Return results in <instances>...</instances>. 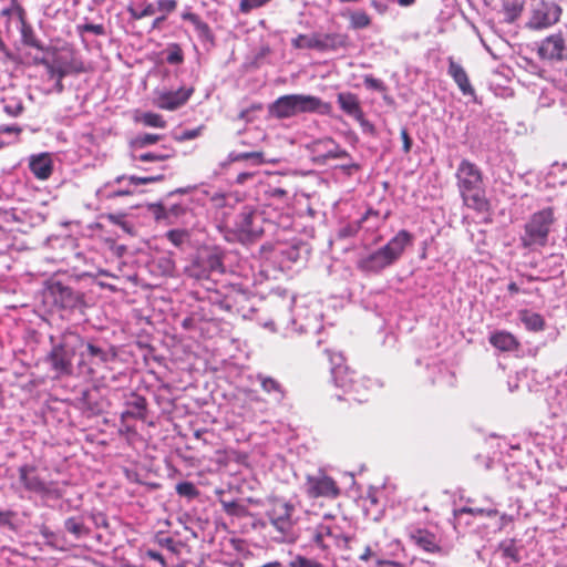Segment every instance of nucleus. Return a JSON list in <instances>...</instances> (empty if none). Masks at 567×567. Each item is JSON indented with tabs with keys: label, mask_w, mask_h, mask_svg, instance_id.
<instances>
[{
	"label": "nucleus",
	"mask_w": 567,
	"mask_h": 567,
	"mask_svg": "<svg viewBox=\"0 0 567 567\" xmlns=\"http://www.w3.org/2000/svg\"><path fill=\"white\" fill-rule=\"evenodd\" d=\"M412 241V234L402 229L386 245L360 258L358 268L367 274H378L396 262Z\"/></svg>",
	"instance_id": "1"
},
{
	"label": "nucleus",
	"mask_w": 567,
	"mask_h": 567,
	"mask_svg": "<svg viewBox=\"0 0 567 567\" xmlns=\"http://www.w3.org/2000/svg\"><path fill=\"white\" fill-rule=\"evenodd\" d=\"M456 179L464 204L477 212L486 210L488 204L481 169L474 163L463 159L457 167Z\"/></svg>",
	"instance_id": "2"
},
{
	"label": "nucleus",
	"mask_w": 567,
	"mask_h": 567,
	"mask_svg": "<svg viewBox=\"0 0 567 567\" xmlns=\"http://www.w3.org/2000/svg\"><path fill=\"white\" fill-rule=\"evenodd\" d=\"M329 104L313 95L289 94L278 97L270 112L278 118H288L301 113H326Z\"/></svg>",
	"instance_id": "3"
},
{
	"label": "nucleus",
	"mask_w": 567,
	"mask_h": 567,
	"mask_svg": "<svg viewBox=\"0 0 567 567\" xmlns=\"http://www.w3.org/2000/svg\"><path fill=\"white\" fill-rule=\"evenodd\" d=\"M331 364V375L336 386L344 390L350 396L349 401L363 402L368 398L361 393L367 385L363 380H359L353 371L344 364V358L341 353L327 351Z\"/></svg>",
	"instance_id": "4"
},
{
	"label": "nucleus",
	"mask_w": 567,
	"mask_h": 567,
	"mask_svg": "<svg viewBox=\"0 0 567 567\" xmlns=\"http://www.w3.org/2000/svg\"><path fill=\"white\" fill-rule=\"evenodd\" d=\"M83 340L78 333H64L60 342L52 346L47 355V361L58 375H70L73 370L72 361Z\"/></svg>",
	"instance_id": "5"
},
{
	"label": "nucleus",
	"mask_w": 567,
	"mask_h": 567,
	"mask_svg": "<svg viewBox=\"0 0 567 567\" xmlns=\"http://www.w3.org/2000/svg\"><path fill=\"white\" fill-rule=\"evenodd\" d=\"M554 223L551 207L534 213L524 226V233L520 236L522 246L529 249L546 246Z\"/></svg>",
	"instance_id": "6"
},
{
	"label": "nucleus",
	"mask_w": 567,
	"mask_h": 567,
	"mask_svg": "<svg viewBox=\"0 0 567 567\" xmlns=\"http://www.w3.org/2000/svg\"><path fill=\"white\" fill-rule=\"evenodd\" d=\"M262 224V215L258 210L246 206L236 215L233 227L225 234V239L228 241H250L264 233Z\"/></svg>",
	"instance_id": "7"
},
{
	"label": "nucleus",
	"mask_w": 567,
	"mask_h": 567,
	"mask_svg": "<svg viewBox=\"0 0 567 567\" xmlns=\"http://www.w3.org/2000/svg\"><path fill=\"white\" fill-rule=\"evenodd\" d=\"M293 513L295 506L284 498H275L270 502L266 516L270 525L279 534L275 538L279 542H292L293 534Z\"/></svg>",
	"instance_id": "8"
},
{
	"label": "nucleus",
	"mask_w": 567,
	"mask_h": 567,
	"mask_svg": "<svg viewBox=\"0 0 567 567\" xmlns=\"http://www.w3.org/2000/svg\"><path fill=\"white\" fill-rule=\"evenodd\" d=\"M290 323L298 332L319 331L321 328V311L317 301L308 302L301 298L293 300Z\"/></svg>",
	"instance_id": "9"
},
{
	"label": "nucleus",
	"mask_w": 567,
	"mask_h": 567,
	"mask_svg": "<svg viewBox=\"0 0 567 567\" xmlns=\"http://www.w3.org/2000/svg\"><path fill=\"white\" fill-rule=\"evenodd\" d=\"M561 8L553 0H538L532 4L527 27L532 30L547 29L558 22Z\"/></svg>",
	"instance_id": "10"
},
{
	"label": "nucleus",
	"mask_w": 567,
	"mask_h": 567,
	"mask_svg": "<svg viewBox=\"0 0 567 567\" xmlns=\"http://www.w3.org/2000/svg\"><path fill=\"white\" fill-rule=\"evenodd\" d=\"M303 489L310 498L323 497L333 499L340 495L337 482L322 470L306 476Z\"/></svg>",
	"instance_id": "11"
},
{
	"label": "nucleus",
	"mask_w": 567,
	"mask_h": 567,
	"mask_svg": "<svg viewBox=\"0 0 567 567\" xmlns=\"http://www.w3.org/2000/svg\"><path fill=\"white\" fill-rule=\"evenodd\" d=\"M223 257L219 251L203 249L187 268L190 277L196 279L207 278L212 272H223Z\"/></svg>",
	"instance_id": "12"
},
{
	"label": "nucleus",
	"mask_w": 567,
	"mask_h": 567,
	"mask_svg": "<svg viewBox=\"0 0 567 567\" xmlns=\"http://www.w3.org/2000/svg\"><path fill=\"white\" fill-rule=\"evenodd\" d=\"M176 8V0H156L155 2H150L148 0H130L126 11L131 19L142 20L154 16L156 12L172 13Z\"/></svg>",
	"instance_id": "13"
},
{
	"label": "nucleus",
	"mask_w": 567,
	"mask_h": 567,
	"mask_svg": "<svg viewBox=\"0 0 567 567\" xmlns=\"http://www.w3.org/2000/svg\"><path fill=\"white\" fill-rule=\"evenodd\" d=\"M55 306L64 310L82 309L85 306L84 295L61 282H54L49 289Z\"/></svg>",
	"instance_id": "14"
},
{
	"label": "nucleus",
	"mask_w": 567,
	"mask_h": 567,
	"mask_svg": "<svg viewBox=\"0 0 567 567\" xmlns=\"http://www.w3.org/2000/svg\"><path fill=\"white\" fill-rule=\"evenodd\" d=\"M19 482L29 492L41 496H58L52 484L42 481L32 465H22L19 467Z\"/></svg>",
	"instance_id": "15"
},
{
	"label": "nucleus",
	"mask_w": 567,
	"mask_h": 567,
	"mask_svg": "<svg viewBox=\"0 0 567 567\" xmlns=\"http://www.w3.org/2000/svg\"><path fill=\"white\" fill-rule=\"evenodd\" d=\"M340 536L341 529L336 525L333 517L324 516L316 526L312 539L318 547L326 549L338 544Z\"/></svg>",
	"instance_id": "16"
},
{
	"label": "nucleus",
	"mask_w": 567,
	"mask_h": 567,
	"mask_svg": "<svg viewBox=\"0 0 567 567\" xmlns=\"http://www.w3.org/2000/svg\"><path fill=\"white\" fill-rule=\"evenodd\" d=\"M538 54L542 59L549 61L567 59V33L547 37L542 41Z\"/></svg>",
	"instance_id": "17"
},
{
	"label": "nucleus",
	"mask_w": 567,
	"mask_h": 567,
	"mask_svg": "<svg viewBox=\"0 0 567 567\" xmlns=\"http://www.w3.org/2000/svg\"><path fill=\"white\" fill-rule=\"evenodd\" d=\"M313 159L318 164H326L329 159H342L349 157V153L341 148L332 138H323L313 142Z\"/></svg>",
	"instance_id": "18"
},
{
	"label": "nucleus",
	"mask_w": 567,
	"mask_h": 567,
	"mask_svg": "<svg viewBox=\"0 0 567 567\" xmlns=\"http://www.w3.org/2000/svg\"><path fill=\"white\" fill-rule=\"evenodd\" d=\"M193 87H181L176 91L159 92L155 103L162 110L174 111L183 106L192 96Z\"/></svg>",
	"instance_id": "19"
},
{
	"label": "nucleus",
	"mask_w": 567,
	"mask_h": 567,
	"mask_svg": "<svg viewBox=\"0 0 567 567\" xmlns=\"http://www.w3.org/2000/svg\"><path fill=\"white\" fill-rule=\"evenodd\" d=\"M163 179V175L162 174H157V175H148V176H135V175H132V176H118L116 177V179L114 181V183H117V184H121L122 182H127V187L125 188H118V189H114L113 186H107V188L110 189H106V196L107 197H120V196H127V195H131L133 193V189L131 188V186L133 187H136L138 185H145V184H151V183H155V182H158Z\"/></svg>",
	"instance_id": "20"
},
{
	"label": "nucleus",
	"mask_w": 567,
	"mask_h": 567,
	"mask_svg": "<svg viewBox=\"0 0 567 567\" xmlns=\"http://www.w3.org/2000/svg\"><path fill=\"white\" fill-rule=\"evenodd\" d=\"M447 74L453 79L458 90L464 96L475 97V90L472 86L468 75L464 68L457 63L452 56L447 58Z\"/></svg>",
	"instance_id": "21"
},
{
	"label": "nucleus",
	"mask_w": 567,
	"mask_h": 567,
	"mask_svg": "<svg viewBox=\"0 0 567 567\" xmlns=\"http://www.w3.org/2000/svg\"><path fill=\"white\" fill-rule=\"evenodd\" d=\"M318 51L334 52L349 47V37L344 33H318Z\"/></svg>",
	"instance_id": "22"
},
{
	"label": "nucleus",
	"mask_w": 567,
	"mask_h": 567,
	"mask_svg": "<svg viewBox=\"0 0 567 567\" xmlns=\"http://www.w3.org/2000/svg\"><path fill=\"white\" fill-rule=\"evenodd\" d=\"M29 168L38 179H48L53 171L51 155L49 153L32 155L29 161Z\"/></svg>",
	"instance_id": "23"
},
{
	"label": "nucleus",
	"mask_w": 567,
	"mask_h": 567,
	"mask_svg": "<svg viewBox=\"0 0 567 567\" xmlns=\"http://www.w3.org/2000/svg\"><path fill=\"white\" fill-rule=\"evenodd\" d=\"M181 18L192 23L200 41L208 42L214 40L210 27L198 14L192 12L189 8L182 12Z\"/></svg>",
	"instance_id": "24"
},
{
	"label": "nucleus",
	"mask_w": 567,
	"mask_h": 567,
	"mask_svg": "<svg viewBox=\"0 0 567 567\" xmlns=\"http://www.w3.org/2000/svg\"><path fill=\"white\" fill-rule=\"evenodd\" d=\"M409 535L410 539L425 551L435 553L440 549L435 535L426 529L414 528Z\"/></svg>",
	"instance_id": "25"
},
{
	"label": "nucleus",
	"mask_w": 567,
	"mask_h": 567,
	"mask_svg": "<svg viewBox=\"0 0 567 567\" xmlns=\"http://www.w3.org/2000/svg\"><path fill=\"white\" fill-rule=\"evenodd\" d=\"M337 100L340 109L346 114L352 116L357 121H361L363 118V112L355 94L351 92H341L338 94Z\"/></svg>",
	"instance_id": "26"
},
{
	"label": "nucleus",
	"mask_w": 567,
	"mask_h": 567,
	"mask_svg": "<svg viewBox=\"0 0 567 567\" xmlns=\"http://www.w3.org/2000/svg\"><path fill=\"white\" fill-rule=\"evenodd\" d=\"M488 340L499 351H514L519 347L516 337L504 330L492 332Z\"/></svg>",
	"instance_id": "27"
},
{
	"label": "nucleus",
	"mask_w": 567,
	"mask_h": 567,
	"mask_svg": "<svg viewBox=\"0 0 567 567\" xmlns=\"http://www.w3.org/2000/svg\"><path fill=\"white\" fill-rule=\"evenodd\" d=\"M126 411L122 412L121 414V421L122 423L127 419H138V420H145L146 419V400L145 398L141 395H133V399L130 400L127 403Z\"/></svg>",
	"instance_id": "28"
},
{
	"label": "nucleus",
	"mask_w": 567,
	"mask_h": 567,
	"mask_svg": "<svg viewBox=\"0 0 567 567\" xmlns=\"http://www.w3.org/2000/svg\"><path fill=\"white\" fill-rule=\"evenodd\" d=\"M497 551L501 553V557L506 560L507 565L520 561V549L516 545L515 538L502 540L497 546Z\"/></svg>",
	"instance_id": "29"
},
{
	"label": "nucleus",
	"mask_w": 567,
	"mask_h": 567,
	"mask_svg": "<svg viewBox=\"0 0 567 567\" xmlns=\"http://www.w3.org/2000/svg\"><path fill=\"white\" fill-rule=\"evenodd\" d=\"M518 318L528 331L539 332L545 329V320L539 313L523 309L518 311Z\"/></svg>",
	"instance_id": "30"
},
{
	"label": "nucleus",
	"mask_w": 567,
	"mask_h": 567,
	"mask_svg": "<svg viewBox=\"0 0 567 567\" xmlns=\"http://www.w3.org/2000/svg\"><path fill=\"white\" fill-rule=\"evenodd\" d=\"M257 380L260 382L261 389L272 396L276 402H281L285 398L282 385L271 377L258 374Z\"/></svg>",
	"instance_id": "31"
},
{
	"label": "nucleus",
	"mask_w": 567,
	"mask_h": 567,
	"mask_svg": "<svg viewBox=\"0 0 567 567\" xmlns=\"http://www.w3.org/2000/svg\"><path fill=\"white\" fill-rule=\"evenodd\" d=\"M47 75L50 80H54V91L61 93L63 91L62 79L66 75L65 68L59 62L44 61Z\"/></svg>",
	"instance_id": "32"
},
{
	"label": "nucleus",
	"mask_w": 567,
	"mask_h": 567,
	"mask_svg": "<svg viewBox=\"0 0 567 567\" xmlns=\"http://www.w3.org/2000/svg\"><path fill=\"white\" fill-rule=\"evenodd\" d=\"M525 0H502L503 12L508 22L515 21L524 9Z\"/></svg>",
	"instance_id": "33"
},
{
	"label": "nucleus",
	"mask_w": 567,
	"mask_h": 567,
	"mask_svg": "<svg viewBox=\"0 0 567 567\" xmlns=\"http://www.w3.org/2000/svg\"><path fill=\"white\" fill-rule=\"evenodd\" d=\"M379 217V214L377 212H373V210H368L359 220L354 221V223H350L346 226H342L340 229H339V236L340 237H343V238H347V237H351V236H354L360 227H361V224L367 221L370 217Z\"/></svg>",
	"instance_id": "34"
},
{
	"label": "nucleus",
	"mask_w": 567,
	"mask_h": 567,
	"mask_svg": "<svg viewBox=\"0 0 567 567\" xmlns=\"http://www.w3.org/2000/svg\"><path fill=\"white\" fill-rule=\"evenodd\" d=\"M318 33L312 34H299L291 40V44L295 49H313L318 51Z\"/></svg>",
	"instance_id": "35"
},
{
	"label": "nucleus",
	"mask_w": 567,
	"mask_h": 567,
	"mask_svg": "<svg viewBox=\"0 0 567 567\" xmlns=\"http://www.w3.org/2000/svg\"><path fill=\"white\" fill-rule=\"evenodd\" d=\"M171 157V154L169 153H162V152H146V153H141V154H137L136 152H134L132 154V159L134 162H143V163H163L164 161H166L167 158Z\"/></svg>",
	"instance_id": "36"
},
{
	"label": "nucleus",
	"mask_w": 567,
	"mask_h": 567,
	"mask_svg": "<svg viewBox=\"0 0 567 567\" xmlns=\"http://www.w3.org/2000/svg\"><path fill=\"white\" fill-rule=\"evenodd\" d=\"M65 529L72 534L75 538H81L89 533L83 522L76 517H70L64 522Z\"/></svg>",
	"instance_id": "37"
},
{
	"label": "nucleus",
	"mask_w": 567,
	"mask_h": 567,
	"mask_svg": "<svg viewBox=\"0 0 567 567\" xmlns=\"http://www.w3.org/2000/svg\"><path fill=\"white\" fill-rule=\"evenodd\" d=\"M350 27L354 30L368 28L371 24L370 17L363 11L358 10L349 14Z\"/></svg>",
	"instance_id": "38"
},
{
	"label": "nucleus",
	"mask_w": 567,
	"mask_h": 567,
	"mask_svg": "<svg viewBox=\"0 0 567 567\" xmlns=\"http://www.w3.org/2000/svg\"><path fill=\"white\" fill-rule=\"evenodd\" d=\"M9 1V6L1 10V16L8 18H16L19 21H22L25 16L24 9L19 4L18 0Z\"/></svg>",
	"instance_id": "39"
},
{
	"label": "nucleus",
	"mask_w": 567,
	"mask_h": 567,
	"mask_svg": "<svg viewBox=\"0 0 567 567\" xmlns=\"http://www.w3.org/2000/svg\"><path fill=\"white\" fill-rule=\"evenodd\" d=\"M140 120L144 125L150 127L163 128L166 125V122L164 121L163 116L161 114L153 112L143 113Z\"/></svg>",
	"instance_id": "40"
},
{
	"label": "nucleus",
	"mask_w": 567,
	"mask_h": 567,
	"mask_svg": "<svg viewBox=\"0 0 567 567\" xmlns=\"http://www.w3.org/2000/svg\"><path fill=\"white\" fill-rule=\"evenodd\" d=\"M85 347L87 355L92 358L94 363H104L109 360V353L104 349L93 343H87Z\"/></svg>",
	"instance_id": "41"
},
{
	"label": "nucleus",
	"mask_w": 567,
	"mask_h": 567,
	"mask_svg": "<svg viewBox=\"0 0 567 567\" xmlns=\"http://www.w3.org/2000/svg\"><path fill=\"white\" fill-rule=\"evenodd\" d=\"M463 514H472V515H486L488 517L495 516L498 514L496 508H478V507H463L455 512V518L460 519Z\"/></svg>",
	"instance_id": "42"
},
{
	"label": "nucleus",
	"mask_w": 567,
	"mask_h": 567,
	"mask_svg": "<svg viewBox=\"0 0 567 567\" xmlns=\"http://www.w3.org/2000/svg\"><path fill=\"white\" fill-rule=\"evenodd\" d=\"M19 22H20V32H21V38H22L23 43L27 45H30V47H38L37 39L33 33L32 27L25 22L24 18L22 21H19Z\"/></svg>",
	"instance_id": "43"
},
{
	"label": "nucleus",
	"mask_w": 567,
	"mask_h": 567,
	"mask_svg": "<svg viewBox=\"0 0 567 567\" xmlns=\"http://www.w3.org/2000/svg\"><path fill=\"white\" fill-rule=\"evenodd\" d=\"M175 489L179 496L187 497L189 499L197 497L199 494L198 489L192 482H179Z\"/></svg>",
	"instance_id": "44"
},
{
	"label": "nucleus",
	"mask_w": 567,
	"mask_h": 567,
	"mask_svg": "<svg viewBox=\"0 0 567 567\" xmlns=\"http://www.w3.org/2000/svg\"><path fill=\"white\" fill-rule=\"evenodd\" d=\"M167 239L176 247H181L189 237L185 229H172L166 234Z\"/></svg>",
	"instance_id": "45"
},
{
	"label": "nucleus",
	"mask_w": 567,
	"mask_h": 567,
	"mask_svg": "<svg viewBox=\"0 0 567 567\" xmlns=\"http://www.w3.org/2000/svg\"><path fill=\"white\" fill-rule=\"evenodd\" d=\"M265 195L267 196V198L275 199V200H277L280 204H287L288 203V193H287L286 189L281 188V187L269 186L265 190Z\"/></svg>",
	"instance_id": "46"
},
{
	"label": "nucleus",
	"mask_w": 567,
	"mask_h": 567,
	"mask_svg": "<svg viewBox=\"0 0 567 567\" xmlns=\"http://www.w3.org/2000/svg\"><path fill=\"white\" fill-rule=\"evenodd\" d=\"M271 0H240L239 11L241 13H249L255 9L267 6Z\"/></svg>",
	"instance_id": "47"
},
{
	"label": "nucleus",
	"mask_w": 567,
	"mask_h": 567,
	"mask_svg": "<svg viewBox=\"0 0 567 567\" xmlns=\"http://www.w3.org/2000/svg\"><path fill=\"white\" fill-rule=\"evenodd\" d=\"M159 138L161 137L157 134L144 133V134H140L135 137V140L133 141V145H134V147L142 148V147L157 143L159 141Z\"/></svg>",
	"instance_id": "48"
},
{
	"label": "nucleus",
	"mask_w": 567,
	"mask_h": 567,
	"mask_svg": "<svg viewBox=\"0 0 567 567\" xmlns=\"http://www.w3.org/2000/svg\"><path fill=\"white\" fill-rule=\"evenodd\" d=\"M76 29L80 34H84V33H92L95 35H104L105 34V28L103 24H94V23L86 22L84 24H79L76 27Z\"/></svg>",
	"instance_id": "49"
},
{
	"label": "nucleus",
	"mask_w": 567,
	"mask_h": 567,
	"mask_svg": "<svg viewBox=\"0 0 567 567\" xmlns=\"http://www.w3.org/2000/svg\"><path fill=\"white\" fill-rule=\"evenodd\" d=\"M231 161H245V159H254L257 164L262 163V153L259 152H250V153H231L229 155Z\"/></svg>",
	"instance_id": "50"
},
{
	"label": "nucleus",
	"mask_w": 567,
	"mask_h": 567,
	"mask_svg": "<svg viewBox=\"0 0 567 567\" xmlns=\"http://www.w3.org/2000/svg\"><path fill=\"white\" fill-rule=\"evenodd\" d=\"M289 567H323V566H322V564H320L316 560L306 558L303 556H297L289 563Z\"/></svg>",
	"instance_id": "51"
},
{
	"label": "nucleus",
	"mask_w": 567,
	"mask_h": 567,
	"mask_svg": "<svg viewBox=\"0 0 567 567\" xmlns=\"http://www.w3.org/2000/svg\"><path fill=\"white\" fill-rule=\"evenodd\" d=\"M363 83L370 90H375V91L384 90L383 82L379 79L373 78L372 75H365Z\"/></svg>",
	"instance_id": "52"
},
{
	"label": "nucleus",
	"mask_w": 567,
	"mask_h": 567,
	"mask_svg": "<svg viewBox=\"0 0 567 567\" xmlns=\"http://www.w3.org/2000/svg\"><path fill=\"white\" fill-rule=\"evenodd\" d=\"M166 61L169 64H179L183 62V53L179 47L175 45L174 49L167 53Z\"/></svg>",
	"instance_id": "53"
},
{
	"label": "nucleus",
	"mask_w": 567,
	"mask_h": 567,
	"mask_svg": "<svg viewBox=\"0 0 567 567\" xmlns=\"http://www.w3.org/2000/svg\"><path fill=\"white\" fill-rule=\"evenodd\" d=\"M4 112L11 116H18L22 112V105L18 102L7 103Z\"/></svg>",
	"instance_id": "54"
},
{
	"label": "nucleus",
	"mask_w": 567,
	"mask_h": 567,
	"mask_svg": "<svg viewBox=\"0 0 567 567\" xmlns=\"http://www.w3.org/2000/svg\"><path fill=\"white\" fill-rule=\"evenodd\" d=\"M200 132H202V126L196 127V128H193V130H185V131L182 133V135H181L179 140H181V141H189V140H194V138H196L197 136H199Z\"/></svg>",
	"instance_id": "55"
},
{
	"label": "nucleus",
	"mask_w": 567,
	"mask_h": 567,
	"mask_svg": "<svg viewBox=\"0 0 567 567\" xmlns=\"http://www.w3.org/2000/svg\"><path fill=\"white\" fill-rule=\"evenodd\" d=\"M146 555L152 560L158 561L163 567H165V559H164L163 555L159 551L148 549L146 551Z\"/></svg>",
	"instance_id": "56"
},
{
	"label": "nucleus",
	"mask_w": 567,
	"mask_h": 567,
	"mask_svg": "<svg viewBox=\"0 0 567 567\" xmlns=\"http://www.w3.org/2000/svg\"><path fill=\"white\" fill-rule=\"evenodd\" d=\"M223 505H224L225 511L231 515L238 514L239 509L241 508L236 502H230V503L224 502Z\"/></svg>",
	"instance_id": "57"
},
{
	"label": "nucleus",
	"mask_w": 567,
	"mask_h": 567,
	"mask_svg": "<svg viewBox=\"0 0 567 567\" xmlns=\"http://www.w3.org/2000/svg\"><path fill=\"white\" fill-rule=\"evenodd\" d=\"M401 137H402V141H403V150H404V152L405 153L410 152L412 142H411V138H410L406 130H402L401 131Z\"/></svg>",
	"instance_id": "58"
},
{
	"label": "nucleus",
	"mask_w": 567,
	"mask_h": 567,
	"mask_svg": "<svg viewBox=\"0 0 567 567\" xmlns=\"http://www.w3.org/2000/svg\"><path fill=\"white\" fill-rule=\"evenodd\" d=\"M515 519L514 516L512 515H508V514H502L501 517H499V526H498V529L502 530L504 529L509 523H512L513 520Z\"/></svg>",
	"instance_id": "59"
},
{
	"label": "nucleus",
	"mask_w": 567,
	"mask_h": 567,
	"mask_svg": "<svg viewBox=\"0 0 567 567\" xmlns=\"http://www.w3.org/2000/svg\"><path fill=\"white\" fill-rule=\"evenodd\" d=\"M168 14L169 13L159 12V16L156 17L152 22V29H159L162 27V24L164 23V21L166 20Z\"/></svg>",
	"instance_id": "60"
},
{
	"label": "nucleus",
	"mask_w": 567,
	"mask_h": 567,
	"mask_svg": "<svg viewBox=\"0 0 567 567\" xmlns=\"http://www.w3.org/2000/svg\"><path fill=\"white\" fill-rule=\"evenodd\" d=\"M371 6L381 14L388 10V4L383 1L372 0Z\"/></svg>",
	"instance_id": "61"
},
{
	"label": "nucleus",
	"mask_w": 567,
	"mask_h": 567,
	"mask_svg": "<svg viewBox=\"0 0 567 567\" xmlns=\"http://www.w3.org/2000/svg\"><path fill=\"white\" fill-rule=\"evenodd\" d=\"M507 289L511 295L518 293L520 291H523L524 293H527L526 290H520L516 282H509L507 286Z\"/></svg>",
	"instance_id": "62"
},
{
	"label": "nucleus",
	"mask_w": 567,
	"mask_h": 567,
	"mask_svg": "<svg viewBox=\"0 0 567 567\" xmlns=\"http://www.w3.org/2000/svg\"><path fill=\"white\" fill-rule=\"evenodd\" d=\"M372 556V550H371V547L370 546H367L364 548V551L360 555V559L362 561H368Z\"/></svg>",
	"instance_id": "63"
},
{
	"label": "nucleus",
	"mask_w": 567,
	"mask_h": 567,
	"mask_svg": "<svg viewBox=\"0 0 567 567\" xmlns=\"http://www.w3.org/2000/svg\"><path fill=\"white\" fill-rule=\"evenodd\" d=\"M377 564L379 566H389V567H401V564L392 561V560H382L378 559Z\"/></svg>",
	"instance_id": "64"
}]
</instances>
